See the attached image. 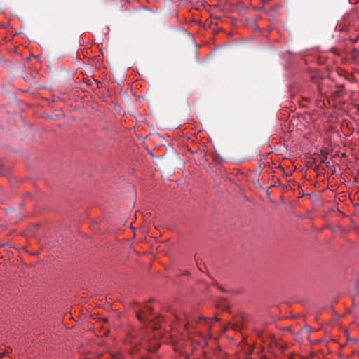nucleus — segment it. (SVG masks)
Here are the masks:
<instances>
[{
  "mask_svg": "<svg viewBox=\"0 0 359 359\" xmlns=\"http://www.w3.org/2000/svg\"><path fill=\"white\" fill-rule=\"evenodd\" d=\"M126 341L130 346L133 353L138 352L140 350V339L136 337L134 332L128 334Z\"/></svg>",
  "mask_w": 359,
  "mask_h": 359,
  "instance_id": "f257e3e1",
  "label": "nucleus"
},
{
  "mask_svg": "<svg viewBox=\"0 0 359 359\" xmlns=\"http://www.w3.org/2000/svg\"><path fill=\"white\" fill-rule=\"evenodd\" d=\"M175 317L177 320H182V322H184V327L187 330L194 328V323H196L198 322L195 317L189 318V316L186 313H183L182 316L175 315Z\"/></svg>",
  "mask_w": 359,
  "mask_h": 359,
  "instance_id": "f03ea898",
  "label": "nucleus"
},
{
  "mask_svg": "<svg viewBox=\"0 0 359 359\" xmlns=\"http://www.w3.org/2000/svg\"><path fill=\"white\" fill-rule=\"evenodd\" d=\"M152 313V309L150 306H145L142 309L137 313V318L141 320H152L150 318Z\"/></svg>",
  "mask_w": 359,
  "mask_h": 359,
  "instance_id": "7ed1b4c3",
  "label": "nucleus"
},
{
  "mask_svg": "<svg viewBox=\"0 0 359 359\" xmlns=\"http://www.w3.org/2000/svg\"><path fill=\"white\" fill-rule=\"evenodd\" d=\"M199 321H201V323H204L205 325L210 326V323L211 322V320L210 319H205L202 317H200L198 319Z\"/></svg>",
  "mask_w": 359,
  "mask_h": 359,
  "instance_id": "20e7f679",
  "label": "nucleus"
},
{
  "mask_svg": "<svg viewBox=\"0 0 359 359\" xmlns=\"http://www.w3.org/2000/svg\"><path fill=\"white\" fill-rule=\"evenodd\" d=\"M9 353L8 351H4L2 353H1L0 359H1L4 356L7 355Z\"/></svg>",
  "mask_w": 359,
  "mask_h": 359,
  "instance_id": "39448f33",
  "label": "nucleus"
},
{
  "mask_svg": "<svg viewBox=\"0 0 359 359\" xmlns=\"http://www.w3.org/2000/svg\"><path fill=\"white\" fill-rule=\"evenodd\" d=\"M219 306H222V309H227L228 308V306H226V305L223 306V305L221 304Z\"/></svg>",
  "mask_w": 359,
  "mask_h": 359,
  "instance_id": "423d86ee",
  "label": "nucleus"
},
{
  "mask_svg": "<svg viewBox=\"0 0 359 359\" xmlns=\"http://www.w3.org/2000/svg\"><path fill=\"white\" fill-rule=\"evenodd\" d=\"M163 318L162 316H158L157 317V319H158V321L160 322L161 319Z\"/></svg>",
  "mask_w": 359,
  "mask_h": 359,
  "instance_id": "0eeeda50",
  "label": "nucleus"
},
{
  "mask_svg": "<svg viewBox=\"0 0 359 359\" xmlns=\"http://www.w3.org/2000/svg\"><path fill=\"white\" fill-rule=\"evenodd\" d=\"M102 320H103L104 322H107V321H108V319H107V318H103V319H102Z\"/></svg>",
  "mask_w": 359,
  "mask_h": 359,
  "instance_id": "6e6552de",
  "label": "nucleus"
}]
</instances>
